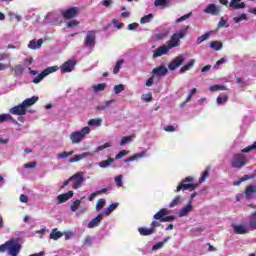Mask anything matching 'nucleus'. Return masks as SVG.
<instances>
[{
    "instance_id": "obj_18",
    "label": "nucleus",
    "mask_w": 256,
    "mask_h": 256,
    "mask_svg": "<svg viewBox=\"0 0 256 256\" xmlns=\"http://www.w3.org/2000/svg\"><path fill=\"white\" fill-rule=\"evenodd\" d=\"M235 235H245L248 233L247 228L243 225H232Z\"/></svg>"
},
{
    "instance_id": "obj_14",
    "label": "nucleus",
    "mask_w": 256,
    "mask_h": 256,
    "mask_svg": "<svg viewBox=\"0 0 256 256\" xmlns=\"http://www.w3.org/2000/svg\"><path fill=\"white\" fill-rule=\"evenodd\" d=\"M10 113L12 115H25V113H27V109L25 108V106L22 103L18 106L11 108Z\"/></svg>"
},
{
    "instance_id": "obj_16",
    "label": "nucleus",
    "mask_w": 256,
    "mask_h": 256,
    "mask_svg": "<svg viewBox=\"0 0 256 256\" xmlns=\"http://www.w3.org/2000/svg\"><path fill=\"white\" fill-rule=\"evenodd\" d=\"M90 152H84L82 154L74 155L73 158L69 159V163H77V161H81L82 159H85L86 157H91Z\"/></svg>"
},
{
    "instance_id": "obj_32",
    "label": "nucleus",
    "mask_w": 256,
    "mask_h": 256,
    "mask_svg": "<svg viewBox=\"0 0 256 256\" xmlns=\"http://www.w3.org/2000/svg\"><path fill=\"white\" fill-rule=\"evenodd\" d=\"M209 91H212L213 93H215V91H227V87L223 86V85H214V86H210Z\"/></svg>"
},
{
    "instance_id": "obj_62",
    "label": "nucleus",
    "mask_w": 256,
    "mask_h": 256,
    "mask_svg": "<svg viewBox=\"0 0 256 256\" xmlns=\"http://www.w3.org/2000/svg\"><path fill=\"white\" fill-rule=\"evenodd\" d=\"M151 99H153L151 93L143 94V95H142V100H143V101L149 102V101H151Z\"/></svg>"
},
{
    "instance_id": "obj_4",
    "label": "nucleus",
    "mask_w": 256,
    "mask_h": 256,
    "mask_svg": "<svg viewBox=\"0 0 256 256\" xmlns=\"http://www.w3.org/2000/svg\"><path fill=\"white\" fill-rule=\"evenodd\" d=\"M91 133V128L88 126L82 128L79 131H74L70 134V141L74 144L81 143L85 139L86 135Z\"/></svg>"
},
{
    "instance_id": "obj_54",
    "label": "nucleus",
    "mask_w": 256,
    "mask_h": 256,
    "mask_svg": "<svg viewBox=\"0 0 256 256\" xmlns=\"http://www.w3.org/2000/svg\"><path fill=\"white\" fill-rule=\"evenodd\" d=\"M191 17V13L185 14L184 16H181L180 18L176 19V23H181L182 21H187Z\"/></svg>"
},
{
    "instance_id": "obj_61",
    "label": "nucleus",
    "mask_w": 256,
    "mask_h": 256,
    "mask_svg": "<svg viewBox=\"0 0 256 256\" xmlns=\"http://www.w3.org/2000/svg\"><path fill=\"white\" fill-rule=\"evenodd\" d=\"M77 25H79V21L77 20H71L67 23V27L71 28V27H77Z\"/></svg>"
},
{
    "instance_id": "obj_11",
    "label": "nucleus",
    "mask_w": 256,
    "mask_h": 256,
    "mask_svg": "<svg viewBox=\"0 0 256 256\" xmlns=\"http://www.w3.org/2000/svg\"><path fill=\"white\" fill-rule=\"evenodd\" d=\"M78 14H79V9L76 7H73L63 11L62 17H64V19H73V17H77Z\"/></svg>"
},
{
    "instance_id": "obj_52",
    "label": "nucleus",
    "mask_w": 256,
    "mask_h": 256,
    "mask_svg": "<svg viewBox=\"0 0 256 256\" xmlns=\"http://www.w3.org/2000/svg\"><path fill=\"white\" fill-rule=\"evenodd\" d=\"M129 155V151L127 150H121L117 155L116 159H123V157Z\"/></svg>"
},
{
    "instance_id": "obj_43",
    "label": "nucleus",
    "mask_w": 256,
    "mask_h": 256,
    "mask_svg": "<svg viewBox=\"0 0 256 256\" xmlns=\"http://www.w3.org/2000/svg\"><path fill=\"white\" fill-rule=\"evenodd\" d=\"M122 91H125V85L119 84L114 86L115 95H119V93H122Z\"/></svg>"
},
{
    "instance_id": "obj_35",
    "label": "nucleus",
    "mask_w": 256,
    "mask_h": 256,
    "mask_svg": "<svg viewBox=\"0 0 256 256\" xmlns=\"http://www.w3.org/2000/svg\"><path fill=\"white\" fill-rule=\"evenodd\" d=\"M119 207V203H112L108 206V208L104 211V214L109 215L112 211H115Z\"/></svg>"
},
{
    "instance_id": "obj_38",
    "label": "nucleus",
    "mask_w": 256,
    "mask_h": 256,
    "mask_svg": "<svg viewBox=\"0 0 256 256\" xmlns=\"http://www.w3.org/2000/svg\"><path fill=\"white\" fill-rule=\"evenodd\" d=\"M133 139H135V136H126V137H123L122 140L120 141V145L123 146V145H127V143H131V141H133Z\"/></svg>"
},
{
    "instance_id": "obj_50",
    "label": "nucleus",
    "mask_w": 256,
    "mask_h": 256,
    "mask_svg": "<svg viewBox=\"0 0 256 256\" xmlns=\"http://www.w3.org/2000/svg\"><path fill=\"white\" fill-rule=\"evenodd\" d=\"M91 243V236H86L83 241L82 247H91Z\"/></svg>"
},
{
    "instance_id": "obj_59",
    "label": "nucleus",
    "mask_w": 256,
    "mask_h": 256,
    "mask_svg": "<svg viewBox=\"0 0 256 256\" xmlns=\"http://www.w3.org/2000/svg\"><path fill=\"white\" fill-rule=\"evenodd\" d=\"M171 221H175V216H165L162 223H171Z\"/></svg>"
},
{
    "instance_id": "obj_34",
    "label": "nucleus",
    "mask_w": 256,
    "mask_h": 256,
    "mask_svg": "<svg viewBox=\"0 0 256 256\" xmlns=\"http://www.w3.org/2000/svg\"><path fill=\"white\" fill-rule=\"evenodd\" d=\"M249 227L251 229H256V211L250 216Z\"/></svg>"
},
{
    "instance_id": "obj_24",
    "label": "nucleus",
    "mask_w": 256,
    "mask_h": 256,
    "mask_svg": "<svg viewBox=\"0 0 256 256\" xmlns=\"http://www.w3.org/2000/svg\"><path fill=\"white\" fill-rule=\"evenodd\" d=\"M46 23H59V18H57V13H49L45 18Z\"/></svg>"
},
{
    "instance_id": "obj_31",
    "label": "nucleus",
    "mask_w": 256,
    "mask_h": 256,
    "mask_svg": "<svg viewBox=\"0 0 256 256\" xmlns=\"http://www.w3.org/2000/svg\"><path fill=\"white\" fill-rule=\"evenodd\" d=\"M105 87H107V84L101 83V84L92 86V89L94 93H99V91H105Z\"/></svg>"
},
{
    "instance_id": "obj_46",
    "label": "nucleus",
    "mask_w": 256,
    "mask_h": 256,
    "mask_svg": "<svg viewBox=\"0 0 256 256\" xmlns=\"http://www.w3.org/2000/svg\"><path fill=\"white\" fill-rule=\"evenodd\" d=\"M122 65H123V59L116 62V65H115L114 70H113L114 75H117V73H119V69H121Z\"/></svg>"
},
{
    "instance_id": "obj_58",
    "label": "nucleus",
    "mask_w": 256,
    "mask_h": 256,
    "mask_svg": "<svg viewBox=\"0 0 256 256\" xmlns=\"http://www.w3.org/2000/svg\"><path fill=\"white\" fill-rule=\"evenodd\" d=\"M35 167H37L36 162H30V163L24 164V169H35Z\"/></svg>"
},
{
    "instance_id": "obj_12",
    "label": "nucleus",
    "mask_w": 256,
    "mask_h": 256,
    "mask_svg": "<svg viewBox=\"0 0 256 256\" xmlns=\"http://www.w3.org/2000/svg\"><path fill=\"white\" fill-rule=\"evenodd\" d=\"M86 47H95V31H89L85 38Z\"/></svg>"
},
{
    "instance_id": "obj_57",
    "label": "nucleus",
    "mask_w": 256,
    "mask_h": 256,
    "mask_svg": "<svg viewBox=\"0 0 256 256\" xmlns=\"http://www.w3.org/2000/svg\"><path fill=\"white\" fill-rule=\"evenodd\" d=\"M247 19L246 14H241L240 16H237L234 18L235 23H240V21H245Z\"/></svg>"
},
{
    "instance_id": "obj_40",
    "label": "nucleus",
    "mask_w": 256,
    "mask_h": 256,
    "mask_svg": "<svg viewBox=\"0 0 256 256\" xmlns=\"http://www.w3.org/2000/svg\"><path fill=\"white\" fill-rule=\"evenodd\" d=\"M105 205H106L105 199L100 198V199L97 201V204H96V211H101V209H103V207H105Z\"/></svg>"
},
{
    "instance_id": "obj_2",
    "label": "nucleus",
    "mask_w": 256,
    "mask_h": 256,
    "mask_svg": "<svg viewBox=\"0 0 256 256\" xmlns=\"http://www.w3.org/2000/svg\"><path fill=\"white\" fill-rule=\"evenodd\" d=\"M5 251H8L11 256H17L21 253V244L9 240L5 244L0 245V253H5Z\"/></svg>"
},
{
    "instance_id": "obj_56",
    "label": "nucleus",
    "mask_w": 256,
    "mask_h": 256,
    "mask_svg": "<svg viewBox=\"0 0 256 256\" xmlns=\"http://www.w3.org/2000/svg\"><path fill=\"white\" fill-rule=\"evenodd\" d=\"M245 193H256V185L252 184L246 188Z\"/></svg>"
},
{
    "instance_id": "obj_7",
    "label": "nucleus",
    "mask_w": 256,
    "mask_h": 256,
    "mask_svg": "<svg viewBox=\"0 0 256 256\" xmlns=\"http://www.w3.org/2000/svg\"><path fill=\"white\" fill-rule=\"evenodd\" d=\"M231 165L236 169H241V167L247 165V158L243 154H236L232 159Z\"/></svg>"
},
{
    "instance_id": "obj_49",
    "label": "nucleus",
    "mask_w": 256,
    "mask_h": 256,
    "mask_svg": "<svg viewBox=\"0 0 256 256\" xmlns=\"http://www.w3.org/2000/svg\"><path fill=\"white\" fill-rule=\"evenodd\" d=\"M154 5L156 7H166L167 6V0H155Z\"/></svg>"
},
{
    "instance_id": "obj_41",
    "label": "nucleus",
    "mask_w": 256,
    "mask_h": 256,
    "mask_svg": "<svg viewBox=\"0 0 256 256\" xmlns=\"http://www.w3.org/2000/svg\"><path fill=\"white\" fill-rule=\"evenodd\" d=\"M73 151L70 152H61L59 154H57V159H67V157H71V155H73Z\"/></svg>"
},
{
    "instance_id": "obj_5",
    "label": "nucleus",
    "mask_w": 256,
    "mask_h": 256,
    "mask_svg": "<svg viewBox=\"0 0 256 256\" xmlns=\"http://www.w3.org/2000/svg\"><path fill=\"white\" fill-rule=\"evenodd\" d=\"M196 187L197 184L193 183V177H187L180 185H178L176 191H194Z\"/></svg>"
},
{
    "instance_id": "obj_1",
    "label": "nucleus",
    "mask_w": 256,
    "mask_h": 256,
    "mask_svg": "<svg viewBox=\"0 0 256 256\" xmlns=\"http://www.w3.org/2000/svg\"><path fill=\"white\" fill-rule=\"evenodd\" d=\"M189 26L182 27L179 31L174 33L171 39L166 43V45H162L153 51L154 59L157 57H163V55H167L171 49L175 47H179L181 45V39L187 35V31Z\"/></svg>"
},
{
    "instance_id": "obj_33",
    "label": "nucleus",
    "mask_w": 256,
    "mask_h": 256,
    "mask_svg": "<svg viewBox=\"0 0 256 256\" xmlns=\"http://www.w3.org/2000/svg\"><path fill=\"white\" fill-rule=\"evenodd\" d=\"M210 47L215 51H220V49H223V44L219 41H213L210 43Z\"/></svg>"
},
{
    "instance_id": "obj_3",
    "label": "nucleus",
    "mask_w": 256,
    "mask_h": 256,
    "mask_svg": "<svg viewBox=\"0 0 256 256\" xmlns=\"http://www.w3.org/2000/svg\"><path fill=\"white\" fill-rule=\"evenodd\" d=\"M71 185L73 189H79L83 183H85V173L78 172L74 174L70 179L64 182V187L66 185Z\"/></svg>"
},
{
    "instance_id": "obj_9",
    "label": "nucleus",
    "mask_w": 256,
    "mask_h": 256,
    "mask_svg": "<svg viewBox=\"0 0 256 256\" xmlns=\"http://www.w3.org/2000/svg\"><path fill=\"white\" fill-rule=\"evenodd\" d=\"M184 62H185V57L183 55H180L174 58V60L168 65V69H170V71H175V69H178V67H181V65H183Z\"/></svg>"
},
{
    "instance_id": "obj_21",
    "label": "nucleus",
    "mask_w": 256,
    "mask_h": 256,
    "mask_svg": "<svg viewBox=\"0 0 256 256\" xmlns=\"http://www.w3.org/2000/svg\"><path fill=\"white\" fill-rule=\"evenodd\" d=\"M138 232L140 233V235H142L143 237L149 236V235H153V233H155V228H145V227H140L138 228Z\"/></svg>"
},
{
    "instance_id": "obj_13",
    "label": "nucleus",
    "mask_w": 256,
    "mask_h": 256,
    "mask_svg": "<svg viewBox=\"0 0 256 256\" xmlns=\"http://www.w3.org/2000/svg\"><path fill=\"white\" fill-rule=\"evenodd\" d=\"M102 221H103V214H98L94 219H92L88 223V229H95V227H99Z\"/></svg>"
},
{
    "instance_id": "obj_28",
    "label": "nucleus",
    "mask_w": 256,
    "mask_h": 256,
    "mask_svg": "<svg viewBox=\"0 0 256 256\" xmlns=\"http://www.w3.org/2000/svg\"><path fill=\"white\" fill-rule=\"evenodd\" d=\"M193 65H195V59H191L186 65L181 67L180 73H185V71H189Z\"/></svg>"
},
{
    "instance_id": "obj_64",
    "label": "nucleus",
    "mask_w": 256,
    "mask_h": 256,
    "mask_svg": "<svg viewBox=\"0 0 256 256\" xmlns=\"http://www.w3.org/2000/svg\"><path fill=\"white\" fill-rule=\"evenodd\" d=\"M167 35H169V31L161 32V33L157 34V39H165V37H167Z\"/></svg>"
},
{
    "instance_id": "obj_47",
    "label": "nucleus",
    "mask_w": 256,
    "mask_h": 256,
    "mask_svg": "<svg viewBox=\"0 0 256 256\" xmlns=\"http://www.w3.org/2000/svg\"><path fill=\"white\" fill-rule=\"evenodd\" d=\"M207 39H209V33H206L200 37L197 38V44L201 45V43H203V41H207Z\"/></svg>"
},
{
    "instance_id": "obj_8",
    "label": "nucleus",
    "mask_w": 256,
    "mask_h": 256,
    "mask_svg": "<svg viewBox=\"0 0 256 256\" xmlns=\"http://www.w3.org/2000/svg\"><path fill=\"white\" fill-rule=\"evenodd\" d=\"M196 196H197L196 193H193L191 195V198H190L188 204L180 210V212H179L180 217H186V215H188L189 213H191V211H193V199H195Z\"/></svg>"
},
{
    "instance_id": "obj_25",
    "label": "nucleus",
    "mask_w": 256,
    "mask_h": 256,
    "mask_svg": "<svg viewBox=\"0 0 256 256\" xmlns=\"http://www.w3.org/2000/svg\"><path fill=\"white\" fill-rule=\"evenodd\" d=\"M73 197V193H66V194H60L58 199V204L61 205V203H65L66 201H69Z\"/></svg>"
},
{
    "instance_id": "obj_19",
    "label": "nucleus",
    "mask_w": 256,
    "mask_h": 256,
    "mask_svg": "<svg viewBox=\"0 0 256 256\" xmlns=\"http://www.w3.org/2000/svg\"><path fill=\"white\" fill-rule=\"evenodd\" d=\"M39 101L38 96H33L32 98L25 99L22 102V105H24V108L27 109V107H31V105H35Z\"/></svg>"
},
{
    "instance_id": "obj_44",
    "label": "nucleus",
    "mask_w": 256,
    "mask_h": 256,
    "mask_svg": "<svg viewBox=\"0 0 256 256\" xmlns=\"http://www.w3.org/2000/svg\"><path fill=\"white\" fill-rule=\"evenodd\" d=\"M181 203V196H176L175 199L172 200V202L169 204V207H177Z\"/></svg>"
},
{
    "instance_id": "obj_42",
    "label": "nucleus",
    "mask_w": 256,
    "mask_h": 256,
    "mask_svg": "<svg viewBox=\"0 0 256 256\" xmlns=\"http://www.w3.org/2000/svg\"><path fill=\"white\" fill-rule=\"evenodd\" d=\"M211 168L207 167L204 172L202 173V176L199 179V183H203L207 177H209V171Z\"/></svg>"
},
{
    "instance_id": "obj_48",
    "label": "nucleus",
    "mask_w": 256,
    "mask_h": 256,
    "mask_svg": "<svg viewBox=\"0 0 256 256\" xmlns=\"http://www.w3.org/2000/svg\"><path fill=\"white\" fill-rule=\"evenodd\" d=\"M115 183L118 187H123V175L116 176Z\"/></svg>"
},
{
    "instance_id": "obj_29",
    "label": "nucleus",
    "mask_w": 256,
    "mask_h": 256,
    "mask_svg": "<svg viewBox=\"0 0 256 256\" xmlns=\"http://www.w3.org/2000/svg\"><path fill=\"white\" fill-rule=\"evenodd\" d=\"M5 121H13L15 123V119H13V116L11 114H1L0 115V123H5Z\"/></svg>"
},
{
    "instance_id": "obj_63",
    "label": "nucleus",
    "mask_w": 256,
    "mask_h": 256,
    "mask_svg": "<svg viewBox=\"0 0 256 256\" xmlns=\"http://www.w3.org/2000/svg\"><path fill=\"white\" fill-rule=\"evenodd\" d=\"M195 93H197V89L196 88H193L192 90H190L187 98H186V101H191V97H193V95H195Z\"/></svg>"
},
{
    "instance_id": "obj_39",
    "label": "nucleus",
    "mask_w": 256,
    "mask_h": 256,
    "mask_svg": "<svg viewBox=\"0 0 256 256\" xmlns=\"http://www.w3.org/2000/svg\"><path fill=\"white\" fill-rule=\"evenodd\" d=\"M228 97H227V95H225V94H222V95H220V96H218L217 97V104L218 105H223V103H227V101H228Z\"/></svg>"
},
{
    "instance_id": "obj_26",
    "label": "nucleus",
    "mask_w": 256,
    "mask_h": 256,
    "mask_svg": "<svg viewBox=\"0 0 256 256\" xmlns=\"http://www.w3.org/2000/svg\"><path fill=\"white\" fill-rule=\"evenodd\" d=\"M154 75L158 77H163V75H167V68L165 66H160L158 68L153 69Z\"/></svg>"
},
{
    "instance_id": "obj_20",
    "label": "nucleus",
    "mask_w": 256,
    "mask_h": 256,
    "mask_svg": "<svg viewBox=\"0 0 256 256\" xmlns=\"http://www.w3.org/2000/svg\"><path fill=\"white\" fill-rule=\"evenodd\" d=\"M143 157H147V150L142 151L141 153L134 154L132 157L125 159V163H129L131 161H137V159H141Z\"/></svg>"
},
{
    "instance_id": "obj_36",
    "label": "nucleus",
    "mask_w": 256,
    "mask_h": 256,
    "mask_svg": "<svg viewBox=\"0 0 256 256\" xmlns=\"http://www.w3.org/2000/svg\"><path fill=\"white\" fill-rule=\"evenodd\" d=\"M88 125L90 127H101V118H97V119H91L88 122Z\"/></svg>"
},
{
    "instance_id": "obj_55",
    "label": "nucleus",
    "mask_w": 256,
    "mask_h": 256,
    "mask_svg": "<svg viewBox=\"0 0 256 256\" xmlns=\"http://www.w3.org/2000/svg\"><path fill=\"white\" fill-rule=\"evenodd\" d=\"M191 17V13L185 14L184 16H181L180 18L176 19V23H181L182 21H187Z\"/></svg>"
},
{
    "instance_id": "obj_30",
    "label": "nucleus",
    "mask_w": 256,
    "mask_h": 256,
    "mask_svg": "<svg viewBox=\"0 0 256 256\" xmlns=\"http://www.w3.org/2000/svg\"><path fill=\"white\" fill-rule=\"evenodd\" d=\"M113 161H115L113 158H109L108 160H104V161L99 163V167H101L102 169H107V167H110V165H111V163H113Z\"/></svg>"
},
{
    "instance_id": "obj_6",
    "label": "nucleus",
    "mask_w": 256,
    "mask_h": 256,
    "mask_svg": "<svg viewBox=\"0 0 256 256\" xmlns=\"http://www.w3.org/2000/svg\"><path fill=\"white\" fill-rule=\"evenodd\" d=\"M55 71H59V67L58 66H51L46 68L42 73L38 74L33 80L32 83H41V81H43V79H45V77H47V75H51V73H55Z\"/></svg>"
},
{
    "instance_id": "obj_45",
    "label": "nucleus",
    "mask_w": 256,
    "mask_h": 256,
    "mask_svg": "<svg viewBox=\"0 0 256 256\" xmlns=\"http://www.w3.org/2000/svg\"><path fill=\"white\" fill-rule=\"evenodd\" d=\"M153 19V14H148L141 18L140 23L145 24L149 23Z\"/></svg>"
},
{
    "instance_id": "obj_53",
    "label": "nucleus",
    "mask_w": 256,
    "mask_h": 256,
    "mask_svg": "<svg viewBox=\"0 0 256 256\" xmlns=\"http://www.w3.org/2000/svg\"><path fill=\"white\" fill-rule=\"evenodd\" d=\"M108 147H111V143L107 142L101 146H98L96 148V153H99V151H103V149H108Z\"/></svg>"
},
{
    "instance_id": "obj_17",
    "label": "nucleus",
    "mask_w": 256,
    "mask_h": 256,
    "mask_svg": "<svg viewBox=\"0 0 256 256\" xmlns=\"http://www.w3.org/2000/svg\"><path fill=\"white\" fill-rule=\"evenodd\" d=\"M167 208H162L159 210V212H157L155 215H154V219L156 221H160L161 223H163V220L165 219V216L167 215Z\"/></svg>"
},
{
    "instance_id": "obj_60",
    "label": "nucleus",
    "mask_w": 256,
    "mask_h": 256,
    "mask_svg": "<svg viewBox=\"0 0 256 256\" xmlns=\"http://www.w3.org/2000/svg\"><path fill=\"white\" fill-rule=\"evenodd\" d=\"M112 23L116 27V29H122L123 28V23L117 21V19H113Z\"/></svg>"
},
{
    "instance_id": "obj_27",
    "label": "nucleus",
    "mask_w": 256,
    "mask_h": 256,
    "mask_svg": "<svg viewBox=\"0 0 256 256\" xmlns=\"http://www.w3.org/2000/svg\"><path fill=\"white\" fill-rule=\"evenodd\" d=\"M43 45V39L32 40L28 44L29 49H39Z\"/></svg>"
},
{
    "instance_id": "obj_22",
    "label": "nucleus",
    "mask_w": 256,
    "mask_h": 256,
    "mask_svg": "<svg viewBox=\"0 0 256 256\" xmlns=\"http://www.w3.org/2000/svg\"><path fill=\"white\" fill-rule=\"evenodd\" d=\"M49 237L53 241H57V240L61 239V237H63V232L59 231L57 228H54V229H52Z\"/></svg>"
},
{
    "instance_id": "obj_23",
    "label": "nucleus",
    "mask_w": 256,
    "mask_h": 256,
    "mask_svg": "<svg viewBox=\"0 0 256 256\" xmlns=\"http://www.w3.org/2000/svg\"><path fill=\"white\" fill-rule=\"evenodd\" d=\"M229 7L232 9H245V3L241 2V0H231Z\"/></svg>"
},
{
    "instance_id": "obj_15",
    "label": "nucleus",
    "mask_w": 256,
    "mask_h": 256,
    "mask_svg": "<svg viewBox=\"0 0 256 256\" xmlns=\"http://www.w3.org/2000/svg\"><path fill=\"white\" fill-rule=\"evenodd\" d=\"M221 11V8H219L217 5L215 4H210L206 7V9L204 10V12L210 14V15H219Z\"/></svg>"
},
{
    "instance_id": "obj_10",
    "label": "nucleus",
    "mask_w": 256,
    "mask_h": 256,
    "mask_svg": "<svg viewBox=\"0 0 256 256\" xmlns=\"http://www.w3.org/2000/svg\"><path fill=\"white\" fill-rule=\"evenodd\" d=\"M76 64L77 62H75V60H68L60 67V69L63 73H71V71L75 69Z\"/></svg>"
},
{
    "instance_id": "obj_37",
    "label": "nucleus",
    "mask_w": 256,
    "mask_h": 256,
    "mask_svg": "<svg viewBox=\"0 0 256 256\" xmlns=\"http://www.w3.org/2000/svg\"><path fill=\"white\" fill-rule=\"evenodd\" d=\"M81 206V200L77 199L75 200L71 206H70V210L75 213V211H77V209H79V207Z\"/></svg>"
},
{
    "instance_id": "obj_51",
    "label": "nucleus",
    "mask_w": 256,
    "mask_h": 256,
    "mask_svg": "<svg viewBox=\"0 0 256 256\" xmlns=\"http://www.w3.org/2000/svg\"><path fill=\"white\" fill-rule=\"evenodd\" d=\"M249 179H253V176H244V177H242V178H240V180L239 181H236V182H234V185H241V183H243V181H249Z\"/></svg>"
}]
</instances>
